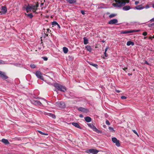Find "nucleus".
I'll return each mask as SVG.
<instances>
[{
	"label": "nucleus",
	"instance_id": "f257e3e1",
	"mask_svg": "<svg viewBox=\"0 0 154 154\" xmlns=\"http://www.w3.org/2000/svg\"><path fill=\"white\" fill-rule=\"evenodd\" d=\"M116 3H113L112 5L115 7L123 6L125 4V0H115Z\"/></svg>",
	"mask_w": 154,
	"mask_h": 154
},
{
	"label": "nucleus",
	"instance_id": "f03ea898",
	"mask_svg": "<svg viewBox=\"0 0 154 154\" xmlns=\"http://www.w3.org/2000/svg\"><path fill=\"white\" fill-rule=\"evenodd\" d=\"M54 86L58 90L64 92L66 91V88L65 87L57 83H55L54 84Z\"/></svg>",
	"mask_w": 154,
	"mask_h": 154
},
{
	"label": "nucleus",
	"instance_id": "7ed1b4c3",
	"mask_svg": "<svg viewBox=\"0 0 154 154\" xmlns=\"http://www.w3.org/2000/svg\"><path fill=\"white\" fill-rule=\"evenodd\" d=\"M26 10L27 12H28L31 10H32V11L33 12H35L36 10V9L35 7V5L29 4L28 5L26 8Z\"/></svg>",
	"mask_w": 154,
	"mask_h": 154
},
{
	"label": "nucleus",
	"instance_id": "20e7f679",
	"mask_svg": "<svg viewBox=\"0 0 154 154\" xmlns=\"http://www.w3.org/2000/svg\"><path fill=\"white\" fill-rule=\"evenodd\" d=\"M56 105L61 108H64L65 107V104L63 102H57L56 103Z\"/></svg>",
	"mask_w": 154,
	"mask_h": 154
},
{
	"label": "nucleus",
	"instance_id": "39448f33",
	"mask_svg": "<svg viewBox=\"0 0 154 154\" xmlns=\"http://www.w3.org/2000/svg\"><path fill=\"white\" fill-rule=\"evenodd\" d=\"M112 141L116 144V145L118 147L120 146V143H119V140H118L116 137H113L112 139Z\"/></svg>",
	"mask_w": 154,
	"mask_h": 154
},
{
	"label": "nucleus",
	"instance_id": "423d86ee",
	"mask_svg": "<svg viewBox=\"0 0 154 154\" xmlns=\"http://www.w3.org/2000/svg\"><path fill=\"white\" fill-rule=\"evenodd\" d=\"M86 152L89 153H91L93 154H97L98 152V151L96 149H92L87 150Z\"/></svg>",
	"mask_w": 154,
	"mask_h": 154
},
{
	"label": "nucleus",
	"instance_id": "0eeeda50",
	"mask_svg": "<svg viewBox=\"0 0 154 154\" xmlns=\"http://www.w3.org/2000/svg\"><path fill=\"white\" fill-rule=\"evenodd\" d=\"M35 75L38 78L42 80H44V77L42 75V74L40 71H36L35 73Z\"/></svg>",
	"mask_w": 154,
	"mask_h": 154
},
{
	"label": "nucleus",
	"instance_id": "6e6552de",
	"mask_svg": "<svg viewBox=\"0 0 154 154\" xmlns=\"http://www.w3.org/2000/svg\"><path fill=\"white\" fill-rule=\"evenodd\" d=\"M0 77L4 80L8 78V77L6 75L5 72L1 71H0Z\"/></svg>",
	"mask_w": 154,
	"mask_h": 154
},
{
	"label": "nucleus",
	"instance_id": "1a4fd4ad",
	"mask_svg": "<svg viewBox=\"0 0 154 154\" xmlns=\"http://www.w3.org/2000/svg\"><path fill=\"white\" fill-rule=\"evenodd\" d=\"M7 11L6 7L5 6H3L2 7L1 11L0 12L1 14H5Z\"/></svg>",
	"mask_w": 154,
	"mask_h": 154
},
{
	"label": "nucleus",
	"instance_id": "9d476101",
	"mask_svg": "<svg viewBox=\"0 0 154 154\" xmlns=\"http://www.w3.org/2000/svg\"><path fill=\"white\" fill-rule=\"evenodd\" d=\"M31 102L32 103L36 105L41 106L42 105L41 102L38 100H32Z\"/></svg>",
	"mask_w": 154,
	"mask_h": 154
},
{
	"label": "nucleus",
	"instance_id": "9b49d317",
	"mask_svg": "<svg viewBox=\"0 0 154 154\" xmlns=\"http://www.w3.org/2000/svg\"><path fill=\"white\" fill-rule=\"evenodd\" d=\"M78 110L79 111H81L85 113H87L89 112V111L88 109L82 107H79L78 109Z\"/></svg>",
	"mask_w": 154,
	"mask_h": 154
},
{
	"label": "nucleus",
	"instance_id": "f8f14e48",
	"mask_svg": "<svg viewBox=\"0 0 154 154\" xmlns=\"http://www.w3.org/2000/svg\"><path fill=\"white\" fill-rule=\"evenodd\" d=\"M118 22L116 19H113L110 20L108 22V24H114L117 23Z\"/></svg>",
	"mask_w": 154,
	"mask_h": 154
},
{
	"label": "nucleus",
	"instance_id": "ddd939ff",
	"mask_svg": "<svg viewBox=\"0 0 154 154\" xmlns=\"http://www.w3.org/2000/svg\"><path fill=\"white\" fill-rule=\"evenodd\" d=\"M72 125L75 127L77 128H79L81 129V127L79 125V124L75 122H72Z\"/></svg>",
	"mask_w": 154,
	"mask_h": 154
},
{
	"label": "nucleus",
	"instance_id": "4468645a",
	"mask_svg": "<svg viewBox=\"0 0 154 154\" xmlns=\"http://www.w3.org/2000/svg\"><path fill=\"white\" fill-rule=\"evenodd\" d=\"M44 114L50 117H51L53 119H55L56 118V116L54 114L49 113H46L45 112Z\"/></svg>",
	"mask_w": 154,
	"mask_h": 154
},
{
	"label": "nucleus",
	"instance_id": "2eb2a0df",
	"mask_svg": "<svg viewBox=\"0 0 154 154\" xmlns=\"http://www.w3.org/2000/svg\"><path fill=\"white\" fill-rule=\"evenodd\" d=\"M91 128L94 131L98 133H101L102 132L98 130L94 126Z\"/></svg>",
	"mask_w": 154,
	"mask_h": 154
},
{
	"label": "nucleus",
	"instance_id": "dca6fc26",
	"mask_svg": "<svg viewBox=\"0 0 154 154\" xmlns=\"http://www.w3.org/2000/svg\"><path fill=\"white\" fill-rule=\"evenodd\" d=\"M2 142L6 145L9 144L10 143L7 139H2Z\"/></svg>",
	"mask_w": 154,
	"mask_h": 154
},
{
	"label": "nucleus",
	"instance_id": "f3484780",
	"mask_svg": "<svg viewBox=\"0 0 154 154\" xmlns=\"http://www.w3.org/2000/svg\"><path fill=\"white\" fill-rule=\"evenodd\" d=\"M134 32V31H132V30L125 31L121 32V33L122 34H128L129 33H131Z\"/></svg>",
	"mask_w": 154,
	"mask_h": 154
},
{
	"label": "nucleus",
	"instance_id": "a211bd4d",
	"mask_svg": "<svg viewBox=\"0 0 154 154\" xmlns=\"http://www.w3.org/2000/svg\"><path fill=\"white\" fill-rule=\"evenodd\" d=\"M84 119L86 122H90L91 121V119L88 116L85 117Z\"/></svg>",
	"mask_w": 154,
	"mask_h": 154
},
{
	"label": "nucleus",
	"instance_id": "6ab92c4d",
	"mask_svg": "<svg viewBox=\"0 0 154 154\" xmlns=\"http://www.w3.org/2000/svg\"><path fill=\"white\" fill-rule=\"evenodd\" d=\"M135 8L137 10H140L144 8L142 6V5H138L135 7Z\"/></svg>",
	"mask_w": 154,
	"mask_h": 154
},
{
	"label": "nucleus",
	"instance_id": "aec40b11",
	"mask_svg": "<svg viewBox=\"0 0 154 154\" xmlns=\"http://www.w3.org/2000/svg\"><path fill=\"white\" fill-rule=\"evenodd\" d=\"M123 10L125 11H127L131 9L130 6L128 5L124 6L123 8Z\"/></svg>",
	"mask_w": 154,
	"mask_h": 154
},
{
	"label": "nucleus",
	"instance_id": "412c9836",
	"mask_svg": "<svg viewBox=\"0 0 154 154\" xmlns=\"http://www.w3.org/2000/svg\"><path fill=\"white\" fill-rule=\"evenodd\" d=\"M85 48H86L88 51L90 52H91V51L92 49L90 46L88 45L85 47Z\"/></svg>",
	"mask_w": 154,
	"mask_h": 154
},
{
	"label": "nucleus",
	"instance_id": "4be33fe9",
	"mask_svg": "<svg viewBox=\"0 0 154 154\" xmlns=\"http://www.w3.org/2000/svg\"><path fill=\"white\" fill-rule=\"evenodd\" d=\"M84 39V43L85 45H86L88 43V39L86 37H84L83 38Z\"/></svg>",
	"mask_w": 154,
	"mask_h": 154
},
{
	"label": "nucleus",
	"instance_id": "5701e85b",
	"mask_svg": "<svg viewBox=\"0 0 154 154\" xmlns=\"http://www.w3.org/2000/svg\"><path fill=\"white\" fill-rule=\"evenodd\" d=\"M66 1L70 4H73L76 2V0H66Z\"/></svg>",
	"mask_w": 154,
	"mask_h": 154
},
{
	"label": "nucleus",
	"instance_id": "b1692460",
	"mask_svg": "<svg viewBox=\"0 0 154 154\" xmlns=\"http://www.w3.org/2000/svg\"><path fill=\"white\" fill-rule=\"evenodd\" d=\"M127 45L128 46H129L130 45H132L133 46L134 45V43L132 42L129 41L127 42Z\"/></svg>",
	"mask_w": 154,
	"mask_h": 154
},
{
	"label": "nucleus",
	"instance_id": "393cba45",
	"mask_svg": "<svg viewBox=\"0 0 154 154\" xmlns=\"http://www.w3.org/2000/svg\"><path fill=\"white\" fill-rule=\"evenodd\" d=\"M63 50L64 53L65 54L67 53L68 51V48L65 47H64L63 48Z\"/></svg>",
	"mask_w": 154,
	"mask_h": 154
},
{
	"label": "nucleus",
	"instance_id": "a878e982",
	"mask_svg": "<svg viewBox=\"0 0 154 154\" xmlns=\"http://www.w3.org/2000/svg\"><path fill=\"white\" fill-rule=\"evenodd\" d=\"M109 131L111 132H115V131L114 129V128L111 127H109Z\"/></svg>",
	"mask_w": 154,
	"mask_h": 154
},
{
	"label": "nucleus",
	"instance_id": "bb28decb",
	"mask_svg": "<svg viewBox=\"0 0 154 154\" xmlns=\"http://www.w3.org/2000/svg\"><path fill=\"white\" fill-rule=\"evenodd\" d=\"M38 131L40 134H42V135H48V134L47 133H43V132H42V131Z\"/></svg>",
	"mask_w": 154,
	"mask_h": 154
},
{
	"label": "nucleus",
	"instance_id": "cd10ccee",
	"mask_svg": "<svg viewBox=\"0 0 154 154\" xmlns=\"http://www.w3.org/2000/svg\"><path fill=\"white\" fill-rule=\"evenodd\" d=\"M26 14L27 15V16L30 18H32L33 17V15L32 13L28 14Z\"/></svg>",
	"mask_w": 154,
	"mask_h": 154
},
{
	"label": "nucleus",
	"instance_id": "c85d7f7f",
	"mask_svg": "<svg viewBox=\"0 0 154 154\" xmlns=\"http://www.w3.org/2000/svg\"><path fill=\"white\" fill-rule=\"evenodd\" d=\"M88 126L91 128H92L94 126L93 124L92 123H88L87 124Z\"/></svg>",
	"mask_w": 154,
	"mask_h": 154
},
{
	"label": "nucleus",
	"instance_id": "c756f323",
	"mask_svg": "<svg viewBox=\"0 0 154 154\" xmlns=\"http://www.w3.org/2000/svg\"><path fill=\"white\" fill-rule=\"evenodd\" d=\"M116 16V14H111L109 16V17L110 18H112L113 17H114Z\"/></svg>",
	"mask_w": 154,
	"mask_h": 154
},
{
	"label": "nucleus",
	"instance_id": "7c9ffc66",
	"mask_svg": "<svg viewBox=\"0 0 154 154\" xmlns=\"http://www.w3.org/2000/svg\"><path fill=\"white\" fill-rule=\"evenodd\" d=\"M5 63V61L0 60V64H4Z\"/></svg>",
	"mask_w": 154,
	"mask_h": 154
},
{
	"label": "nucleus",
	"instance_id": "2f4dec72",
	"mask_svg": "<svg viewBox=\"0 0 154 154\" xmlns=\"http://www.w3.org/2000/svg\"><path fill=\"white\" fill-rule=\"evenodd\" d=\"M90 65H91L92 66L96 67L97 68L98 66L96 64H94V63H90Z\"/></svg>",
	"mask_w": 154,
	"mask_h": 154
},
{
	"label": "nucleus",
	"instance_id": "473e14b6",
	"mask_svg": "<svg viewBox=\"0 0 154 154\" xmlns=\"http://www.w3.org/2000/svg\"><path fill=\"white\" fill-rule=\"evenodd\" d=\"M58 23L56 21H54L52 23V25L54 26L57 25Z\"/></svg>",
	"mask_w": 154,
	"mask_h": 154
},
{
	"label": "nucleus",
	"instance_id": "72a5a7b5",
	"mask_svg": "<svg viewBox=\"0 0 154 154\" xmlns=\"http://www.w3.org/2000/svg\"><path fill=\"white\" fill-rule=\"evenodd\" d=\"M106 123L108 125H110V123L109 122L108 120H106Z\"/></svg>",
	"mask_w": 154,
	"mask_h": 154
},
{
	"label": "nucleus",
	"instance_id": "f704fd0d",
	"mask_svg": "<svg viewBox=\"0 0 154 154\" xmlns=\"http://www.w3.org/2000/svg\"><path fill=\"white\" fill-rule=\"evenodd\" d=\"M132 131L133 132L135 133V134L137 135L138 136H139V135L137 133V132L135 130H132Z\"/></svg>",
	"mask_w": 154,
	"mask_h": 154
},
{
	"label": "nucleus",
	"instance_id": "c9c22d12",
	"mask_svg": "<svg viewBox=\"0 0 154 154\" xmlns=\"http://www.w3.org/2000/svg\"><path fill=\"white\" fill-rule=\"evenodd\" d=\"M31 67L32 68H35V66L34 64H31L30 65Z\"/></svg>",
	"mask_w": 154,
	"mask_h": 154
},
{
	"label": "nucleus",
	"instance_id": "e433bc0d",
	"mask_svg": "<svg viewBox=\"0 0 154 154\" xmlns=\"http://www.w3.org/2000/svg\"><path fill=\"white\" fill-rule=\"evenodd\" d=\"M127 97L125 96H122L121 97V98L122 99H125Z\"/></svg>",
	"mask_w": 154,
	"mask_h": 154
},
{
	"label": "nucleus",
	"instance_id": "4c0bfd02",
	"mask_svg": "<svg viewBox=\"0 0 154 154\" xmlns=\"http://www.w3.org/2000/svg\"><path fill=\"white\" fill-rule=\"evenodd\" d=\"M147 32H144L143 33V35L144 36H146L147 35Z\"/></svg>",
	"mask_w": 154,
	"mask_h": 154
},
{
	"label": "nucleus",
	"instance_id": "58836bf2",
	"mask_svg": "<svg viewBox=\"0 0 154 154\" xmlns=\"http://www.w3.org/2000/svg\"><path fill=\"white\" fill-rule=\"evenodd\" d=\"M42 58L44 59V60L46 61L48 60V58L45 57H43Z\"/></svg>",
	"mask_w": 154,
	"mask_h": 154
},
{
	"label": "nucleus",
	"instance_id": "ea45409f",
	"mask_svg": "<svg viewBox=\"0 0 154 154\" xmlns=\"http://www.w3.org/2000/svg\"><path fill=\"white\" fill-rule=\"evenodd\" d=\"M35 7L36 10H37V8L38 7V4L37 3L36 5H35Z\"/></svg>",
	"mask_w": 154,
	"mask_h": 154
},
{
	"label": "nucleus",
	"instance_id": "a19ab883",
	"mask_svg": "<svg viewBox=\"0 0 154 154\" xmlns=\"http://www.w3.org/2000/svg\"><path fill=\"white\" fill-rule=\"evenodd\" d=\"M81 13L83 14V15H84L85 14V11H83V10H82L81 11Z\"/></svg>",
	"mask_w": 154,
	"mask_h": 154
},
{
	"label": "nucleus",
	"instance_id": "79ce46f5",
	"mask_svg": "<svg viewBox=\"0 0 154 154\" xmlns=\"http://www.w3.org/2000/svg\"><path fill=\"white\" fill-rule=\"evenodd\" d=\"M104 54L106 57H107L108 56V54L106 53V51H105Z\"/></svg>",
	"mask_w": 154,
	"mask_h": 154
},
{
	"label": "nucleus",
	"instance_id": "37998d69",
	"mask_svg": "<svg viewBox=\"0 0 154 154\" xmlns=\"http://www.w3.org/2000/svg\"><path fill=\"white\" fill-rule=\"evenodd\" d=\"M139 3V2L138 1H136L135 4L136 5H137Z\"/></svg>",
	"mask_w": 154,
	"mask_h": 154
},
{
	"label": "nucleus",
	"instance_id": "c03bdc74",
	"mask_svg": "<svg viewBox=\"0 0 154 154\" xmlns=\"http://www.w3.org/2000/svg\"><path fill=\"white\" fill-rule=\"evenodd\" d=\"M145 64H146L148 65H150V64H149V63H148L146 61H145Z\"/></svg>",
	"mask_w": 154,
	"mask_h": 154
},
{
	"label": "nucleus",
	"instance_id": "a18cd8bd",
	"mask_svg": "<svg viewBox=\"0 0 154 154\" xmlns=\"http://www.w3.org/2000/svg\"><path fill=\"white\" fill-rule=\"evenodd\" d=\"M123 69V70H124V71H125L126 69H128V68L127 67H124V68H122Z\"/></svg>",
	"mask_w": 154,
	"mask_h": 154
},
{
	"label": "nucleus",
	"instance_id": "49530a36",
	"mask_svg": "<svg viewBox=\"0 0 154 154\" xmlns=\"http://www.w3.org/2000/svg\"><path fill=\"white\" fill-rule=\"evenodd\" d=\"M149 5H147L145 7V8H149Z\"/></svg>",
	"mask_w": 154,
	"mask_h": 154
},
{
	"label": "nucleus",
	"instance_id": "de8ad7c7",
	"mask_svg": "<svg viewBox=\"0 0 154 154\" xmlns=\"http://www.w3.org/2000/svg\"><path fill=\"white\" fill-rule=\"evenodd\" d=\"M132 31H134V32H139V31H140V30H132Z\"/></svg>",
	"mask_w": 154,
	"mask_h": 154
},
{
	"label": "nucleus",
	"instance_id": "09e8293b",
	"mask_svg": "<svg viewBox=\"0 0 154 154\" xmlns=\"http://www.w3.org/2000/svg\"><path fill=\"white\" fill-rule=\"evenodd\" d=\"M79 117L81 118H82L83 117V116L82 115L80 114L79 115Z\"/></svg>",
	"mask_w": 154,
	"mask_h": 154
},
{
	"label": "nucleus",
	"instance_id": "8fccbe9b",
	"mask_svg": "<svg viewBox=\"0 0 154 154\" xmlns=\"http://www.w3.org/2000/svg\"><path fill=\"white\" fill-rule=\"evenodd\" d=\"M108 47H107L105 49V51L106 52V51H107V49H108Z\"/></svg>",
	"mask_w": 154,
	"mask_h": 154
},
{
	"label": "nucleus",
	"instance_id": "3c124183",
	"mask_svg": "<svg viewBox=\"0 0 154 154\" xmlns=\"http://www.w3.org/2000/svg\"><path fill=\"white\" fill-rule=\"evenodd\" d=\"M116 92H118V93H119L120 92V91H119V90H116Z\"/></svg>",
	"mask_w": 154,
	"mask_h": 154
},
{
	"label": "nucleus",
	"instance_id": "603ef678",
	"mask_svg": "<svg viewBox=\"0 0 154 154\" xmlns=\"http://www.w3.org/2000/svg\"><path fill=\"white\" fill-rule=\"evenodd\" d=\"M47 32H49V31H50V32H51V31L49 29H47Z\"/></svg>",
	"mask_w": 154,
	"mask_h": 154
},
{
	"label": "nucleus",
	"instance_id": "864d4df0",
	"mask_svg": "<svg viewBox=\"0 0 154 154\" xmlns=\"http://www.w3.org/2000/svg\"><path fill=\"white\" fill-rule=\"evenodd\" d=\"M103 127L104 128H106V125H103Z\"/></svg>",
	"mask_w": 154,
	"mask_h": 154
},
{
	"label": "nucleus",
	"instance_id": "5fc2aeb1",
	"mask_svg": "<svg viewBox=\"0 0 154 154\" xmlns=\"http://www.w3.org/2000/svg\"><path fill=\"white\" fill-rule=\"evenodd\" d=\"M152 37L150 36L149 37V38L150 39H152Z\"/></svg>",
	"mask_w": 154,
	"mask_h": 154
},
{
	"label": "nucleus",
	"instance_id": "6e6d98bb",
	"mask_svg": "<svg viewBox=\"0 0 154 154\" xmlns=\"http://www.w3.org/2000/svg\"><path fill=\"white\" fill-rule=\"evenodd\" d=\"M128 75H132V74H130V73H128Z\"/></svg>",
	"mask_w": 154,
	"mask_h": 154
},
{
	"label": "nucleus",
	"instance_id": "4d7b16f0",
	"mask_svg": "<svg viewBox=\"0 0 154 154\" xmlns=\"http://www.w3.org/2000/svg\"><path fill=\"white\" fill-rule=\"evenodd\" d=\"M58 26V27L59 28H60V25H59V24H57V25Z\"/></svg>",
	"mask_w": 154,
	"mask_h": 154
},
{
	"label": "nucleus",
	"instance_id": "13d9d810",
	"mask_svg": "<svg viewBox=\"0 0 154 154\" xmlns=\"http://www.w3.org/2000/svg\"><path fill=\"white\" fill-rule=\"evenodd\" d=\"M152 20L153 21H154V18L152 19Z\"/></svg>",
	"mask_w": 154,
	"mask_h": 154
},
{
	"label": "nucleus",
	"instance_id": "bf43d9fd",
	"mask_svg": "<svg viewBox=\"0 0 154 154\" xmlns=\"http://www.w3.org/2000/svg\"><path fill=\"white\" fill-rule=\"evenodd\" d=\"M152 7L154 8V4L153 5Z\"/></svg>",
	"mask_w": 154,
	"mask_h": 154
},
{
	"label": "nucleus",
	"instance_id": "052dcab7",
	"mask_svg": "<svg viewBox=\"0 0 154 154\" xmlns=\"http://www.w3.org/2000/svg\"><path fill=\"white\" fill-rule=\"evenodd\" d=\"M44 100L46 102H47V101L46 100Z\"/></svg>",
	"mask_w": 154,
	"mask_h": 154
},
{
	"label": "nucleus",
	"instance_id": "680f3d73",
	"mask_svg": "<svg viewBox=\"0 0 154 154\" xmlns=\"http://www.w3.org/2000/svg\"><path fill=\"white\" fill-rule=\"evenodd\" d=\"M46 35L47 36H48V34H46Z\"/></svg>",
	"mask_w": 154,
	"mask_h": 154
},
{
	"label": "nucleus",
	"instance_id": "e2e57ef3",
	"mask_svg": "<svg viewBox=\"0 0 154 154\" xmlns=\"http://www.w3.org/2000/svg\"><path fill=\"white\" fill-rule=\"evenodd\" d=\"M152 38H154V35L152 36Z\"/></svg>",
	"mask_w": 154,
	"mask_h": 154
},
{
	"label": "nucleus",
	"instance_id": "0e129e2a",
	"mask_svg": "<svg viewBox=\"0 0 154 154\" xmlns=\"http://www.w3.org/2000/svg\"><path fill=\"white\" fill-rule=\"evenodd\" d=\"M43 3H42V4H41V5H43Z\"/></svg>",
	"mask_w": 154,
	"mask_h": 154
},
{
	"label": "nucleus",
	"instance_id": "69168bd1",
	"mask_svg": "<svg viewBox=\"0 0 154 154\" xmlns=\"http://www.w3.org/2000/svg\"><path fill=\"white\" fill-rule=\"evenodd\" d=\"M103 42H104V41H102Z\"/></svg>",
	"mask_w": 154,
	"mask_h": 154
},
{
	"label": "nucleus",
	"instance_id": "338daca9",
	"mask_svg": "<svg viewBox=\"0 0 154 154\" xmlns=\"http://www.w3.org/2000/svg\"><path fill=\"white\" fill-rule=\"evenodd\" d=\"M146 38V37H145L144 38Z\"/></svg>",
	"mask_w": 154,
	"mask_h": 154
}]
</instances>
